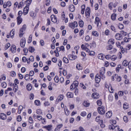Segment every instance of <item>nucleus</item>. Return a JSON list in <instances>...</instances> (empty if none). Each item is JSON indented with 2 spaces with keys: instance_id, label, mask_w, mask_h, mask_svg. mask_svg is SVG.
<instances>
[{
  "instance_id": "4d7b16f0",
  "label": "nucleus",
  "mask_w": 131,
  "mask_h": 131,
  "mask_svg": "<svg viewBox=\"0 0 131 131\" xmlns=\"http://www.w3.org/2000/svg\"><path fill=\"white\" fill-rule=\"evenodd\" d=\"M116 52H117V49H116V48H112L111 51H110V54H115V53H116Z\"/></svg>"
},
{
  "instance_id": "de8ad7c7",
  "label": "nucleus",
  "mask_w": 131,
  "mask_h": 131,
  "mask_svg": "<svg viewBox=\"0 0 131 131\" xmlns=\"http://www.w3.org/2000/svg\"><path fill=\"white\" fill-rule=\"evenodd\" d=\"M64 113L66 116H68L70 114V111L68 110V108H67V107L64 108Z\"/></svg>"
},
{
  "instance_id": "6e6552de",
  "label": "nucleus",
  "mask_w": 131,
  "mask_h": 131,
  "mask_svg": "<svg viewBox=\"0 0 131 131\" xmlns=\"http://www.w3.org/2000/svg\"><path fill=\"white\" fill-rule=\"evenodd\" d=\"M77 26H78V24L76 21L72 23H69V27L71 28V29H74V28L77 27Z\"/></svg>"
},
{
  "instance_id": "4468645a",
  "label": "nucleus",
  "mask_w": 131,
  "mask_h": 131,
  "mask_svg": "<svg viewBox=\"0 0 131 131\" xmlns=\"http://www.w3.org/2000/svg\"><path fill=\"white\" fill-rule=\"evenodd\" d=\"M85 15L86 18H89L91 16V8L86 7L85 11Z\"/></svg>"
},
{
  "instance_id": "0e129e2a",
  "label": "nucleus",
  "mask_w": 131,
  "mask_h": 131,
  "mask_svg": "<svg viewBox=\"0 0 131 131\" xmlns=\"http://www.w3.org/2000/svg\"><path fill=\"white\" fill-rule=\"evenodd\" d=\"M118 27L119 29H120L121 30L124 28V26H123V24H119L118 25Z\"/></svg>"
},
{
  "instance_id": "39448f33",
  "label": "nucleus",
  "mask_w": 131,
  "mask_h": 131,
  "mask_svg": "<svg viewBox=\"0 0 131 131\" xmlns=\"http://www.w3.org/2000/svg\"><path fill=\"white\" fill-rule=\"evenodd\" d=\"M97 111L100 115H104L106 113V108L103 105L99 106L97 108Z\"/></svg>"
},
{
  "instance_id": "603ef678",
  "label": "nucleus",
  "mask_w": 131,
  "mask_h": 131,
  "mask_svg": "<svg viewBox=\"0 0 131 131\" xmlns=\"http://www.w3.org/2000/svg\"><path fill=\"white\" fill-rule=\"evenodd\" d=\"M112 49H113V46L111 45H109L106 47V50H107V51H110L112 50Z\"/></svg>"
},
{
  "instance_id": "f03ea898",
  "label": "nucleus",
  "mask_w": 131,
  "mask_h": 131,
  "mask_svg": "<svg viewBox=\"0 0 131 131\" xmlns=\"http://www.w3.org/2000/svg\"><path fill=\"white\" fill-rule=\"evenodd\" d=\"M0 5L1 6H3V5L4 9H6L7 7L10 8V7L12 6V2H11L10 1H9L7 2H5L4 3V1L0 0Z\"/></svg>"
},
{
  "instance_id": "6ab92c4d",
  "label": "nucleus",
  "mask_w": 131,
  "mask_h": 131,
  "mask_svg": "<svg viewBox=\"0 0 131 131\" xmlns=\"http://www.w3.org/2000/svg\"><path fill=\"white\" fill-rule=\"evenodd\" d=\"M10 50L11 53H12V54H15V53L17 52V48H16V45H12L11 47H10Z\"/></svg>"
},
{
  "instance_id": "6e6d98bb",
  "label": "nucleus",
  "mask_w": 131,
  "mask_h": 131,
  "mask_svg": "<svg viewBox=\"0 0 131 131\" xmlns=\"http://www.w3.org/2000/svg\"><path fill=\"white\" fill-rule=\"evenodd\" d=\"M116 52H117V49H116V48H112L111 51H110V54H115V53H116Z\"/></svg>"
},
{
  "instance_id": "f704fd0d",
  "label": "nucleus",
  "mask_w": 131,
  "mask_h": 131,
  "mask_svg": "<svg viewBox=\"0 0 131 131\" xmlns=\"http://www.w3.org/2000/svg\"><path fill=\"white\" fill-rule=\"evenodd\" d=\"M79 26L81 28H83V26H84V23L82 19H79L78 22Z\"/></svg>"
},
{
  "instance_id": "69168bd1",
  "label": "nucleus",
  "mask_w": 131,
  "mask_h": 131,
  "mask_svg": "<svg viewBox=\"0 0 131 131\" xmlns=\"http://www.w3.org/2000/svg\"><path fill=\"white\" fill-rule=\"evenodd\" d=\"M25 79L27 81H28V80L30 79V76L29 75V74H26V75L25 76Z\"/></svg>"
},
{
  "instance_id": "5fc2aeb1",
  "label": "nucleus",
  "mask_w": 131,
  "mask_h": 131,
  "mask_svg": "<svg viewBox=\"0 0 131 131\" xmlns=\"http://www.w3.org/2000/svg\"><path fill=\"white\" fill-rule=\"evenodd\" d=\"M83 34H84V31L83 30V29H81L79 32V36L81 37V36L83 35Z\"/></svg>"
},
{
  "instance_id": "a19ab883",
  "label": "nucleus",
  "mask_w": 131,
  "mask_h": 131,
  "mask_svg": "<svg viewBox=\"0 0 131 131\" xmlns=\"http://www.w3.org/2000/svg\"><path fill=\"white\" fill-rule=\"evenodd\" d=\"M85 11V4H83L81 6V13L82 15H83L84 14V12Z\"/></svg>"
},
{
  "instance_id": "8fccbe9b",
  "label": "nucleus",
  "mask_w": 131,
  "mask_h": 131,
  "mask_svg": "<svg viewBox=\"0 0 131 131\" xmlns=\"http://www.w3.org/2000/svg\"><path fill=\"white\" fill-rule=\"evenodd\" d=\"M76 67L78 70H82L83 69L82 66H81V64H80V63H78L76 65Z\"/></svg>"
},
{
  "instance_id": "1a4fd4ad",
  "label": "nucleus",
  "mask_w": 131,
  "mask_h": 131,
  "mask_svg": "<svg viewBox=\"0 0 131 131\" xmlns=\"http://www.w3.org/2000/svg\"><path fill=\"white\" fill-rule=\"evenodd\" d=\"M75 54V51H72V54H70L68 55V58L69 60H71V61H74L75 59H77V56L74 55Z\"/></svg>"
},
{
  "instance_id": "72a5a7b5",
  "label": "nucleus",
  "mask_w": 131,
  "mask_h": 131,
  "mask_svg": "<svg viewBox=\"0 0 131 131\" xmlns=\"http://www.w3.org/2000/svg\"><path fill=\"white\" fill-rule=\"evenodd\" d=\"M0 118L2 120H6L7 119V115L5 114V113L0 114Z\"/></svg>"
},
{
  "instance_id": "864d4df0",
  "label": "nucleus",
  "mask_w": 131,
  "mask_h": 131,
  "mask_svg": "<svg viewBox=\"0 0 131 131\" xmlns=\"http://www.w3.org/2000/svg\"><path fill=\"white\" fill-rule=\"evenodd\" d=\"M28 122L29 123L32 124L34 122L33 118H32V117L30 116L28 118Z\"/></svg>"
},
{
  "instance_id": "2eb2a0df",
  "label": "nucleus",
  "mask_w": 131,
  "mask_h": 131,
  "mask_svg": "<svg viewBox=\"0 0 131 131\" xmlns=\"http://www.w3.org/2000/svg\"><path fill=\"white\" fill-rule=\"evenodd\" d=\"M61 19L64 21V23H68V17H66L65 15V12L63 11L61 13Z\"/></svg>"
},
{
  "instance_id": "9b49d317",
  "label": "nucleus",
  "mask_w": 131,
  "mask_h": 131,
  "mask_svg": "<svg viewBox=\"0 0 131 131\" xmlns=\"http://www.w3.org/2000/svg\"><path fill=\"white\" fill-rule=\"evenodd\" d=\"M101 78H102V76H101L99 74H96L95 78L96 83L99 84L101 81Z\"/></svg>"
},
{
  "instance_id": "412c9836",
  "label": "nucleus",
  "mask_w": 131,
  "mask_h": 131,
  "mask_svg": "<svg viewBox=\"0 0 131 131\" xmlns=\"http://www.w3.org/2000/svg\"><path fill=\"white\" fill-rule=\"evenodd\" d=\"M123 68H124L123 67V66H122V65H121L120 64H118L117 67L116 68V72L117 73H119V71H120V69L121 70H122V69H123Z\"/></svg>"
},
{
  "instance_id": "9d476101",
  "label": "nucleus",
  "mask_w": 131,
  "mask_h": 131,
  "mask_svg": "<svg viewBox=\"0 0 131 131\" xmlns=\"http://www.w3.org/2000/svg\"><path fill=\"white\" fill-rule=\"evenodd\" d=\"M15 35V29H13L11 31H10L9 34L7 35V38H14V36Z\"/></svg>"
},
{
  "instance_id": "20e7f679",
  "label": "nucleus",
  "mask_w": 131,
  "mask_h": 131,
  "mask_svg": "<svg viewBox=\"0 0 131 131\" xmlns=\"http://www.w3.org/2000/svg\"><path fill=\"white\" fill-rule=\"evenodd\" d=\"M26 30V25L24 24L22 27L19 29L18 35L19 37H23L25 34V31Z\"/></svg>"
},
{
  "instance_id": "338daca9",
  "label": "nucleus",
  "mask_w": 131,
  "mask_h": 131,
  "mask_svg": "<svg viewBox=\"0 0 131 131\" xmlns=\"http://www.w3.org/2000/svg\"><path fill=\"white\" fill-rule=\"evenodd\" d=\"M30 16L31 17H32L33 18H34L35 16H36V14L34 13L33 11H30Z\"/></svg>"
},
{
  "instance_id": "680f3d73",
  "label": "nucleus",
  "mask_w": 131,
  "mask_h": 131,
  "mask_svg": "<svg viewBox=\"0 0 131 131\" xmlns=\"http://www.w3.org/2000/svg\"><path fill=\"white\" fill-rule=\"evenodd\" d=\"M83 106H84V107H89V106H90V103H89L86 101H84L83 102Z\"/></svg>"
},
{
  "instance_id": "e433bc0d",
  "label": "nucleus",
  "mask_w": 131,
  "mask_h": 131,
  "mask_svg": "<svg viewBox=\"0 0 131 131\" xmlns=\"http://www.w3.org/2000/svg\"><path fill=\"white\" fill-rule=\"evenodd\" d=\"M115 78H116V80L118 81V82H120V81H121V80H122L121 76L118 75V74H115Z\"/></svg>"
},
{
  "instance_id": "a18cd8bd",
  "label": "nucleus",
  "mask_w": 131,
  "mask_h": 131,
  "mask_svg": "<svg viewBox=\"0 0 131 131\" xmlns=\"http://www.w3.org/2000/svg\"><path fill=\"white\" fill-rule=\"evenodd\" d=\"M23 110V106L19 105L18 107V112H17L18 114H21V112H22Z\"/></svg>"
},
{
  "instance_id": "2f4dec72",
  "label": "nucleus",
  "mask_w": 131,
  "mask_h": 131,
  "mask_svg": "<svg viewBox=\"0 0 131 131\" xmlns=\"http://www.w3.org/2000/svg\"><path fill=\"white\" fill-rule=\"evenodd\" d=\"M107 43L108 45H111L112 46H113V45H114V43H115V39H114V38H110L108 42H107Z\"/></svg>"
},
{
  "instance_id": "c85d7f7f",
  "label": "nucleus",
  "mask_w": 131,
  "mask_h": 131,
  "mask_svg": "<svg viewBox=\"0 0 131 131\" xmlns=\"http://www.w3.org/2000/svg\"><path fill=\"white\" fill-rule=\"evenodd\" d=\"M63 127V124H59L56 125V127H55L54 131H60L61 128Z\"/></svg>"
},
{
  "instance_id": "774afa93",
  "label": "nucleus",
  "mask_w": 131,
  "mask_h": 131,
  "mask_svg": "<svg viewBox=\"0 0 131 131\" xmlns=\"http://www.w3.org/2000/svg\"><path fill=\"white\" fill-rule=\"evenodd\" d=\"M34 51H35V50L34 49V48H33V47H30L29 48V51L30 53H33V52H34Z\"/></svg>"
},
{
  "instance_id": "5701e85b",
  "label": "nucleus",
  "mask_w": 131,
  "mask_h": 131,
  "mask_svg": "<svg viewBox=\"0 0 131 131\" xmlns=\"http://www.w3.org/2000/svg\"><path fill=\"white\" fill-rule=\"evenodd\" d=\"M16 22H17V25L18 26L20 25V24H21L23 22V18L17 17Z\"/></svg>"
},
{
  "instance_id": "49530a36",
  "label": "nucleus",
  "mask_w": 131,
  "mask_h": 131,
  "mask_svg": "<svg viewBox=\"0 0 131 131\" xmlns=\"http://www.w3.org/2000/svg\"><path fill=\"white\" fill-rule=\"evenodd\" d=\"M79 84V82H78V81H74L72 84V88L73 86V85H75V87L77 86V88H78Z\"/></svg>"
},
{
  "instance_id": "7c9ffc66",
  "label": "nucleus",
  "mask_w": 131,
  "mask_h": 131,
  "mask_svg": "<svg viewBox=\"0 0 131 131\" xmlns=\"http://www.w3.org/2000/svg\"><path fill=\"white\" fill-rule=\"evenodd\" d=\"M74 97V94L72 92H68L67 93V98L70 99Z\"/></svg>"
},
{
  "instance_id": "58836bf2",
  "label": "nucleus",
  "mask_w": 131,
  "mask_h": 131,
  "mask_svg": "<svg viewBox=\"0 0 131 131\" xmlns=\"http://www.w3.org/2000/svg\"><path fill=\"white\" fill-rule=\"evenodd\" d=\"M123 108L124 110H126V109H128L129 108V105L128 104V103L125 102L123 104Z\"/></svg>"
},
{
  "instance_id": "79ce46f5",
  "label": "nucleus",
  "mask_w": 131,
  "mask_h": 131,
  "mask_svg": "<svg viewBox=\"0 0 131 131\" xmlns=\"http://www.w3.org/2000/svg\"><path fill=\"white\" fill-rule=\"evenodd\" d=\"M13 90L14 93H17V92H18V90H19L18 85H17L16 84H14V86H13Z\"/></svg>"
},
{
  "instance_id": "473e14b6",
  "label": "nucleus",
  "mask_w": 131,
  "mask_h": 131,
  "mask_svg": "<svg viewBox=\"0 0 131 131\" xmlns=\"http://www.w3.org/2000/svg\"><path fill=\"white\" fill-rule=\"evenodd\" d=\"M97 57L99 60H104L105 59V55L103 53L98 54Z\"/></svg>"
},
{
  "instance_id": "aec40b11",
  "label": "nucleus",
  "mask_w": 131,
  "mask_h": 131,
  "mask_svg": "<svg viewBox=\"0 0 131 131\" xmlns=\"http://www.w3.org/2000/svg\"><path fill=\"white\" fill-rule=\"evenodd\" d=\"M112 115H113V113L112 112V111H108L106 114H105V117L106 118L109 119L111 118L112 117Z\"/></svg>"
},
{
  "instance_id": "c03bdc74",
  "label": "nucleus",
  "mask_w": 131,
  "mask_h": 131,
  "mask_svg": "<svg viewBox=\"0 0 131 131\" xmlns=\"http://www.w3.org/2000/svg\"><path fill=\"white\" fill-rule=\"evenodd\" d=\"M92 39V38L91 37V36H90V35H88L85 36L84 38L85 41H87V42L91 41Z\"/></svg>"
},
{
  "instance_id": "cd10ccee",
  "label": "nucleus",
  "mask_w": 131,
  "mask_h": 131,
  "mask_svg": "<svg viewBox=\"0 0 131 131\" xmlns=\"http://www.w3.org/2000/svg\"><path fill=\"white\" fill-rule=\"evenodd\" d=\"M95 121L98 122V124H100V122H103V119H102V118H101L100 116H98L95 118Z\"/></svg>"
},
{
  "instance_id": "ddd939ff",
  "label": "nucleus",
  "mask_w": 131,
  "mask_h": 131,
  "mask_svg": "<svg viewBox=\"0 0 131 131\" xmlns=\"http://www.w3.org/2000/svg\"><path fill=\"white\" fill-rule=\"evenodd\" d=\"M122 65L125 67H126V66H128V68L129 70H131L130 63H129V61L128 62L127 60H124L123 61Z\"/></svg>"
},
{
  "instance_id": "f257e3e1",
  "label": "nucleus",
  "mask_w": 131,
  "mask_h": 131,
  "mask_svg": "<svg viewBox=\"0 0 131 131\" xmlns=\"http://www.w3.org/2000/svg\"><path fill=\"white\" fill-rule=\"evenodd\" d=\"M92 92H93V93L91 95V98L93 99V100H98V99L100 98V94L96 92H97V89H96V88L93 89Z\"/></svg>"
},
{
  "instance_id": "393cba45",
  "label": "nucleus",
  "mask_w": 131,
  "mask_h": 131,
  "mask_svg": "<svg viewBox=\"0 0 131 131\" xmlns=\"http://www.w3.org/2000/svg\"><path fill=\"white\" fill-rule=\"evenodd\" d=\"M111 129H112L113 130L115 131H119L120 130V127L118 125H113L111 126Z\"/></svg>"
},
{
  "instance_id": "13d9d810",
  "label": "nucleus",
  "mask_w": 131,
  "mask_h": 131,
  "mask_svg": "<svg viewBox=\"0 0 131 131\" xmlns=\"http://www.w3.org/2000/svg\"><path fill=\"white\" fill-rule=\"evenodd\" d=\"M34 104L36 106H40V101H39V100H35L34 101Z\"/></svg>"
},
{
  "instance_id": "c756f323",
  "label": "nucleus",
  "mask_w": 131,
  "mask_h": 131,
  "mask_svg": "<svg viewBox=\"0 0 131 131\" xmlns=\"http://www.w3.org/2000/svg\"><path fill=\"white\" fill-rule=\"evenodd\" d=\"M25 5H26V7H30L31 3H32V0H25Z\"/></svg>"
},
{
  "instance_id": "c9c22d12",
  "label": "nucleus",
  "mask_w": 131,
  "mask_h": 131,
  "mask_svg": "<svg viewBox=\"0 0 131 131\" xmlns=\"http://www.w3.org/2000/svg\"><path fill=\"white\" fill-rule=\"evenodd\" d=\"M69 10L70 12H74V11H75V6L73 5H70L69 7Z\"/></svg>"
},
{
  "instance_id": "37998d69",
  "label": "nucleus",
  "mask_w": 131,
  "mask_h": 131,
  "mask_svg": "<svg viewBox=\"0 0 131 131\" xmlns=\"http://www.w3.org/2000/svg\"><path fill=\"white\" fill-rule=\"evenodd\" d=\"M27 90L28 92H30V91H31V90H32V85H31V83H28L27 85Z\"/></svg>"
},
{
  "instance_id": "bb28decb",
  "label": "nucleus",
  "mask_w": 131,
  "mask_h": 131,
  "mask_svg": "<svg viewBox=\"0 0 131 131\" xmlns=\"http://www.w3.org/2000/svg\"><path fill=\"white\" fill-rule=\"evenodd\" d=\"M24 2H25V0H21V2L18 3L17 6L18 9H20V8H23V7L25 6V3Z\"/></svg>"
},
{
  "instance_id": "ea45409f",
  "label": "nucleus",
  "mask_w": 131,
  "mask_h": 131,
  "mask_svg": "<svg viewBox=\"0 0 131 131\" xmlns=\"http://www.w3.org/2000/svg\"><path fill=\"white\" fill-rule=\"evenodd\" d=\"M116 17H117V15L116 14V13L112 14L111 18L112 21H115V20H116Z\"/></svg>"
},
{
  "instance_id": "4be33fe9",
  "label": "nucleus",
  "mask_w": 131,
  "mask_h": 131,
  "mask_svg": "<svg viewBox=\"0 0 131 131\" xmlns=\"http://www.w3.org/2000/svg\"><path fill=\"white\" fill-rule=\"evenodd\" d=\"M43 128H45V129H46V130L51 131L52 130V129H53V125H52V124H50L44 126H43Z\"/></svg>"
},
{
  "instance_id": "7ed1b4c3",
  "label": "nucleus",
  "mask_w": 131,
  "mask_h": 131,
  "mask_svg": "<svg viewBox=\"0 0 131 131\" xmlns=\"http://www.w3.org/2000/svg\"><path fill=\"white\" fill-rule=\"evenodd\" d=\"M94 24L96 25L98 28H100L102 27V20L99 17L96 16L95 18Z\"/></svg>"
},
{
  "instance_id": "e2e57ef3",
  "label": "nucleus",
  "mask_w": 131,
  "mask_h": 131,
  "mask_svg": "<svg viewBox=\"0 0 131 131\" xmlns=\"http://www.w3.org/2000/svg\"><path fill=\"white\" fill-rule=\"evenodd\" d=\"M97 104L98 106H102L103 102H102V99H99L97 101Z\"/></svg>"
},
{
  "instance_id": "f8f14e48",
  "label": "nucleus",
  "mask_w": 131,
  "mask_h": 131,
  "mask_svg": "<svg viewBox=\"0 0 131 131\" xmlns=\"http://www.w3.org/2000/svg\"><path fill=\"white\" fill-rule=\"evenodd\" d=\"M25 45H26V38L23 37L20 41V46L22 49H24Z\"/></svg>"
},
{
  "instance_id": "09e8293b",
  "label": "nucleus",
  "mask_w": 131,
  "mask_h": 131,
  "mask_svg": "<svg viewBox=\"0 0 131 131\" xmlns=\"http://www.w3.org/2000/svg\"><path fill=\"white\" fill-rule=\"evenodd\" d=\"M64 99V95L63 94H60L57 98L58 101H62Z\"/></svg>"
},
{
  "instance_id": "b1692460",
  "label": "nucleus",
  "mask_w": 131,
  "mask_h": 131,
  "mask_svg": "<svg viewBox=\"0 0 131 131\" xmlns=\"http://www.w3.org/2000/svg\"><path fill=\"white\" fill-rule=\"evenodd\" d=\"M28 12H29V7L26 6L24 8L23 15L24 16H26V15H27L28 14Z\"/></svg>"
},
{
  "instance_id": "a878e982",
  "label": "nucleus",
  "mask_w": 131,
  "mask_h": 131,
  "mask_svg": "<svg viewBox=\"0 0 131 131\" xmlns=\"http://www.w3.org/2000/svg\"><path fill=\"white\" fill-rule=\"evenodd\" d=\"M52 22H53V23H57V17L56 16H55V15L52 14L50 16Z\"/></svg>"
},
{
  "instance_id": "a211bd4d",
  "label": "nucleus",
  "mask_w": 131,
  "mask_h": 131,
  "mask_svg": "<svg viewBox=\"0 0 131 131\" xmlns=\"http://www.w3.org/2000/svg\"><path fill=\"white\" fill-rule=\"evenodd\" d=\"M115 38L117 40H121L123 38V37L121 34L117 33L115 36Z\"/></svg>"
},
{
  "instance_id": "423d86ee",
  "label": "nucleus",
  "mask_w": 131,
  "mask_h": 131,
  "mask_svg": "<svg viewBox=\"0 0 131 131\" xmlns=\"http://www.w3.org/2000/svg\"><path fill=\"white\" fill-rule=\"evenodd\" d=\"M99 75H101V79H102L103 80L105 79V73H106V68L105 67H102L100 70H99Z\"/></svg>"
},
{
  "instance_id": "4c0bfd02",
  "label": "nucleus",
  "mask_w": 131,
  "mask_h": 131,
  "mask_svg": "<svg viewBox=\"0 0 131 131\" xmlns=\"http://www.w3.org/2000/svg\"><path fill=\"white\" fill-rule=\"evenodd\" d=\"M92 36H95V37H98L99 36V32L97 31H93L92 32Z\"/></svg>"
},
{
  "instance_id": "0eeeda50",
  "label": "nucleus",
  "mask_w": 131,
  "mask_h": 131,
  "mask_svg": "<svg viewBox=\"0 0 131 131\" xmlns=\"http://www.w3.org/2000/svg\"><path fill=\"white\" fill-rule=\"evenodd\" d=\"M89 46L88 43H85V44H82L81 46V49H82L83 51H85L86 53H89L90 52V49L88 48Z\"/></svg>"
},
{
  "instance_id": "052dcab7",
  "label": "nucleus",
  "mask_w": 131,
  "mask_h": 131,
  "mask_svg": "<svg viewBox=\"0 0 131 131\" xmlns=\"http://www.w3.org/2000/svg\"><path fill=\"white\" fill-rule=\"evenodd\" d=\"M88 53H89L90 56H92V57H94V56H95L96 55V52H95L94 51H91V50H90V52Z\"/></svg>"
},
{
  "instance_id": "dca6fc26",
  "label": "nucleus",
  "mask_w": 131,
  "mask_h": 131,
  "mask_svg": "<svg viewBox=\"0 0 131 131\" xmlns=\"http://www.w3.org/2000/svg\"><path fill=\"white\" fill-rule=\"evenodd\" d=\"M33 117L34 119H36V120H38V121H40L42 119V116L40 115H37L36 114H34L33 115Z\"/></svg>"
},
{
  "instance_id": "3c124183",
  "label": "nucleus",
  "mask_w": 131,
  "mask_h": 131,
  "mask_svg": "<svg viewBox=\"0 0 131 131\" xmlns=\"http://www.w3.org/2000/svg\"><path fill=\"white\" fill-rule=\"evenodd\" d=\"M32 42V35L31 34V35H30V36L28 38L27 42H28V43H31Z\"/></svg>"
},
{
  "instance_id": "bf43d9fd",
  "label": "nucleus",
  "mask_w": 131,
  "mask_h": 131,
  "mask_svg": "<svg viewBox=\"0 0 131 131\" xmlns=\"http://www.w3.org/2000/svg\"><path fill=\"white\" fill-rule=\"evenodd\" d=\"M16 120L18 122H20V121H22V116L20 115H18L16 117Z\"/></svg>"
},
{
  "instance_id": "f3484780",
  "label": "nucleus",
  "mask_w": 131,
  "mask_h": 131,
  "mask_svg": "<svg viewBox=\"0 0 131 131\" xmlns=\"http://www.w3.org/2000/svg\"><path fill=\"white\" fill-rule=\"evenodd\" d=\"M90 49H95L97 47V43L95 41H92V42L89 43Z\"/></svg>"
}]
</instances>
